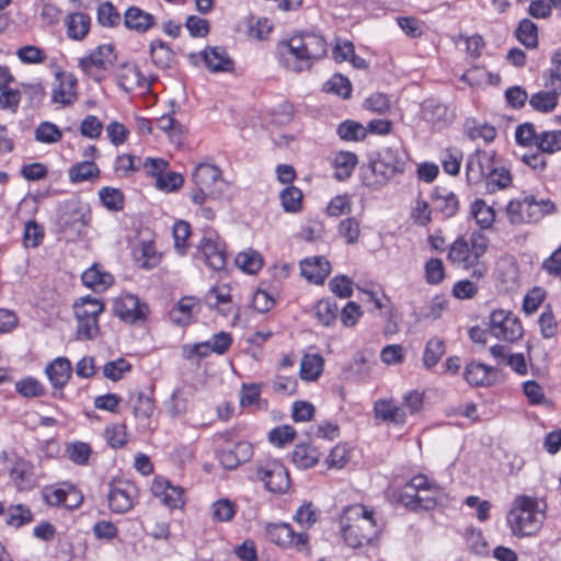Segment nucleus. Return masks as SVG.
I'll use <instances>...</instances> for the list:
<instances>
[{
	"label": "nucleus",
	"instance_id": "obj_1",
	"mask_svg": "<svg viewBox=\"0 0 561 561\" xmlns=\"http://www.w3.org/2000/svg\"><path fill=\"white\" fill-rule=\"evenodd\" d=\"M328 51L325 39L316 33H301L280 42L277 47L282 66L291 72H302L312 68Z\"/></svg>",
	"mask_w": 561,
	"mask_h": 561
},
{
	"label": "nucleus",
	"instance_id": "obj_2",
	"mask_svg": "<svg viewBox=\"0 0 561 561\" xmlns=\"http://www.w3.org/2000/svg\"><path fill=\"white\" fill-rule=\"evenodd\" d=\"M547 504L545 500L517 495L507 513V524L515 537H530L536 535L546 519Z\"/></svg>",
	"mask_w": 561,
	"mask_h": 561
},
{
	"label": "nucleus",
	"instance_id": "obj_3",
	"mask_svg": "<svg viewBox=\"0 0 561 561\" xmlns=\"http://www.w3.org/2000/svg\"><path fill=\"white\" fill-rule=\"evenodd\" d=\"M340 524L343 538L351 548L370 543L379 533L374 512L359 504L347 506L341 515Z\"/></svg>",
	"mask_w": 561,
	"mask_h": 561
},
{
	"label": "nucleus",
	"instance_id": "obj_4",
	"mask_svg": "<svg viewBox=\"0 0 561 561\" xmlns=\"http://www.w3.org/2000/svg\"><path fill=\"white\" fill-rule=\"evenodd\" d=\"M443 495L437 484L431 483L425 476L419 474L402 486L398 494V502L410 511L423 512L435 508Z\"/></svg>",
	"mask_w": 561,
	"mask_h": 561
},
{
	"label": "nucleus",
	"instance_id": "obj_5",
	"mask_svg": "<svg viewBox=\"0 0 561 561\" xmlns=\"http://www.w3.org/2000/svg\"><path fill=\"white\" fill-rule=\"evenodd\" d=\"M489 248V239L481 232H472L469 240L458 238L453 242L448 260L456 265L469 268L479 265V260Z\"/></svg>",
	"mask_w": 561,
	"mask_h": 561
},
{
	"label": "nucleus",
	"instance_id": "obj_6",
	"mask_svg": "<svg viewBox=\"0 0 561 561\" xmlns=\"http://www.w3.org/2000/svg\"><path fill=\"white\" fill-rule=\"evenodd\" d=\"M193 181L197 191L192 193L191 199L197 205H202L208 197H219L225 186L220 169L209 163H199L195 168Z\"/></svg>",
	"mask_w": 561,
	"mask_h": 561
},
{
	"label": "nucleus",
	"instance_id": "obj_7",
	"mask_svg": "<svg viewBox=\"0 0 561 561\" xmlns=\"http://www.w3.org/2000/svg\"><path fill=\"white\" fill-rule=\"evenodd\" d=\"M78 339L93 340L100 331L99 316L104 310L101 300L85 296L73 305Z\"/></svg>",
	"mask_w": 561,
	"mask_h": 561
},
{
	"label": "nucleus",
	"instance_id": "obj_8",
	"mask_svg": "<svg viewBox=\"0 0 561 561\" xmlns=\"http://www.w3.org/2000/svg\"><path fill=\"white\" fill-rule=\"evenodd\" d=\"M489 333L497 340L513 343L523 336L524 330L515 314L500 309L489 317Z\"/></svg>",
	"mask_w": 561,
	"mask_h": 561
},
{
	"label": "nucleus",
	"instance_id": "obj_9",
	"mask_svg": "<svg viewBox=\"0 0 561 561\" xmlns=\"http://www.w3.org/2000/svg\"><path fill=\"white\" fill-rule=\"evenodd\" d=\"M115 60L114 47L111 44H103L96 47L89 56L79 60V67L91 79L96 82L104 80V72Z\"/></svg>",
	"mask_w": 561,
	"mask_h": 561
},
{
	"label": "nucleus",
	"instance_id": "obj_10",
	"mask_svg": "<svg viewBox=\"0 0 561 561\" xmlns=\"http://www.w3.org/2000/svg\"><path fill=\"white\" fill-rule=\"evenodd\" d=\"M138 497V488L129 480H114L107 493L108 507L113 513L124 514L130 511Z\"/></svg>",
	"mask_w": 561,
	"mask_h": 561
},
{
	"label": "nucleus",
	"instance_id": "obj_11",
	"mask_svg": "<svg viewBox=\"0 0 561 561\" xmlns=\"http://www.w3.org/2000/svg\"><path fill=\"white\" fill-rule=\"evenodd\" d=\"M267 538L282 548H295L298 551L308 550L306 533H296L288 523H271L265 527Z\"/></svg>",
	"mask_w": 561,
	"mask_h": 561
},
{
	"label": "nucleus",
	"instance_id": "obj_12",
	"mask_svg": "<svg viewBox=\"0 0 561 561\" xmlns=\"http://www.w3.org/2000/svg\"><path fill=\"white\" fill-rule=\"evenodd\" d=\"M208 266L214 271H221L227 263L226 245L213 230H206L198 243Z\"/></svg>",
	"mask_w": 561,
	"mask_h": 561
},
{
	"label": "nucleus",
	"instance_id": "obj_13",
	"mask_svg": "<svg viewBox=\"0 0 561 561\" xmlns=\"http://www.w3.org/2000/svg\"><path fill=\"white\" fill-rule=\"evenodd\" d=\"M257 474L270 492L284 493L289 489V473L286 467L278 460L274 459L261 466Z\"/></svg>",
	"mask_w": 561,
	"mask_h": 561
},
{
	"label": "nucleus",
	"instance_id": "obj_14",
	"mask_svg": "<svg viewBox=\"0 0 561 561\" xmlns=\"http://www.w3.org/2000/svg\"><path fill=\"white\" fill-rule=\"evenodd\" d=\"M494 167V156L484 150H477L471 153L466 162V178L470 185L486 180Z\"/></svg>",
	"mask_w": 561,
	"mask_h": 561
},
{
	"label": "nucleus",
	"instance_id": "obj_15",
	"mask_svg": "<svg viewBox=\"0 0 561 561\" xmlns=\"http://www.w3.org/2000/svg\"><path fill=\"white\" fill-rule=\"evenodd\" d=\"M392 178L393 175L378 157L371 159L368 163H364L359 168L362 184L371 191L380 190L387 185Z\"/></svg>",
	"mask_w": 561,
	"mask_h": 561
},
{
	"label": "nucleus",
	"instance_id": "obj_16",
	"mask_svg": "<svg viewBox=\"0 0 561 561\" xmlns=\"http://www.w3.org/2000/svg\"><path fill=\"white\" fill-rule=\"evenodd\" d=\"M78 99L77 79L69 72H57L53 84L51 100L60 105H70Z\"/></svg>",
	"mask_w": 561,
	"mask_h": 561
},
{
	"label": "nucleus",
	"instance_id": "obj_17",
	"mask_svg": "<svg viewBox=\"0 0 561 561\" xmlns=\"http://www.w3.org/2000/svg\"><path fill=\"white\" fill-rule=\"evenodd\" d=\"M113 310L123 321L134 323L145 319L147 307L136 296L126 294L115 299Z\"/></svg>",
	"mask_w": 561,
	"mask_h": 561
},
{
	"label": "nucleus",
	"instance_id": "obj_18",
	"mask_svg": "<svg viewBox=\"0 0 561 561\" xmlns=\"http://www.w3.org/2000/svg\"><path fill=\"white\" fill-rule=\"evenodd\" d=\"M205 304L210 309H216L224 317H228L233 311L231 288L222 284L211 287L204 297Z\"/></svg>",
	"mask_w": 561,
	"mask_h": 561
},
{
	"label": "nucleus",
	"instance_id": "obj_19",
	"mask_svg": "<svg viewBox=\"0 0 561 561\" xmlns=\"http://www.w3.org/2000/svg\"><path fill=\"white\" fill-rule=\"evenodd\" d=\"M198 300L193 296L181 298L178 304L170 310V320L180 327H185L194 321L199 313Z\"/></svg>",
	"mask_w": 561,
	"mask_h": 561
},
{
	"label": "nucleus",
	"instance_id": "obj_20",
	"mask_svg": "<svg viewBox=\"0 0 561 561\" xmlns=\"http://www.w3.org/2000/svg\"><path fill=\"white\" fill-rule=\"evenodd\" d=\"M432 208L443 218H450L459 209L458 197L446 187H436L432 193Z\"/></svg>",
	"mask_w": 561,
	"mask_h": 561
},
{
	"label": "nucleus",
	"instance_id": "obj_21",
	"mask_svg": "<svg viewBox=\"0 0 561 561\" xmlns=\"http://www.w3.org/2000/svg\"><path fill=\"white\" fill-rule=\"evenodd\" d=\"M88 210L80 205L72 204L59 216V225L65 231L80 234L88 224Z\"/></svg>",
	"mask_w": 561,
	"mask_h": 561
},
{
	"label": "nucleus",
	"instance_id": "obj_22",
	"mask_svg": "<svg viewBox=\"0 0 561 561\" xmlns=\"http://www.w3.org/2000/svg\"><path fill=\"white\" fill-rule=\"evenodd\" d=\"M201 55L205 66L211 72H230L233 70L234 62L222 47H207Z\"/></svg>",
	"mask_w": 561,
	"mask_h": 561
},
{
	"label": "nucleus",
	"instance_id": "obj_23",
	"mask_svg": "<svg viewBox=\"0 0 561 561\" xmlns=\"http://www.w3.org/2000/svg\"><path fill=\"white\" fill-rule=\"evenodd\" d=\"M330 263L321 256L305 259L300 263L301 275L309 282L322 284L330 274Z\"/></svg>",
	"mask_w": 561,
	"mask_h": 561
},
{
	"label": "nucleus",
	"instance_id": "obj_24",
	"mask_svg": "<svg viewBox=\"0 0 561 561\" xmlns=\"http://www.w3.org/2000/svg\"><path fill=\"white\" fill-rule=\"evenodd\" d=\"M117 84L126 92L134 91L137 88H149L146 78L137 66L133 64H123L116 72Z\"/></svg>",
	"mask_w": 561,
	"mask_h": 561
},
{
	"label": "nucleus",
	"instance_id": "obj_25",
	"mask_svg": "<svg viewBox=\"0 0 561 561\" xmlns=\"http://www.w3.org/2000/svg\"><path fill=\"white\" fill-rule=\"evenodd\" d=\"M152 492L170 508H178L184 504L183 489L173 486L168 480H156L152 485Z\"/></svg>",
	"mask_w": 561,
	"mask_h": 561
},
{
	"label": "nucleus",
	"instance_id": "obj_26",
	"mask_svg": "<svg viewBox=\"0 0 561 561\" xmlns=\"http://www.w3.org/2000/svg\"><path fill=\"white\" fill-rule=\"evenodd\" d=\"M124 25L128 30L144 34L154 25V18L142 9L133 5L124 13Z\"/></svg>",
	"mask_w": 561,
	"mask_h": 561
},
{
	"label": "nucleus",
	"instance_id": "obj_27",
	"mask_svg": "<svg viewBox=\"0 0 561 561\" xmlns=\"http://www.w3.org/2000/svg\"><path fill=\"white\" fill-rule=\"evenodd\" d=\"M375 416L387 423L403 425L407 422V414L393 400H379L374 405Z\"/></svg>",
	"mask_w": 561,
	"mask_h": 561
},
{
	"label": "nucleus",
	"instance_id": "obj_28",
	"mask_svg": "<svg viewBox=\"0 0 561 561\" xmlns=\"http://www.w3.org/2000/svg\"><path fill=\"white\" fill-rule=\"evenodd\" d=\"M423 117L434 126L440 128L453 121V113L448 107L435 100H427L423 104L422 108Z\"/></svg>",
	"mask_w": 561,
	"mask_h": 561
},
{
	"label": "nucleus",
	"instance_id": "obj_29",
	"mask_svg": "<svg viewBox=\"0 0 561 561\" xmlns=\"http://www.w3.org/2000/svg\"><path fill=\"white\" fill-rule=\"evenodd\" d=\"M45 373L54 388H62L71 376V363L66 357H57L46 366Z\"/></svg>",
	"mask_w": 561,
	"mask_h": 561
},
{
	"label": "nucleus",
	"instance_id": "obj_30",
	"mask_svg": "<svg viewBox=\"0 0 561 561\" xmlns=\"http://www.w3.org/2000/svg\"><path fill=\"white\" fill-rule=\"evenodd\" d=\"M82 283L94 291H103L107 289L114 282L113 276L101 270L100 265L94 264L83 272L81 276Z\"/></svg>",
	"mask_w": 561,
	"mask_h": 561
},
{
	"label": "nucleus",
	"instance_id": "obj_31",
	"mask_svg": "<svg viewBox=\"0 0 561 561\" xmlns=\"http://www.w3.org/2000/svg\"><path fill=\"white\" fill-rule=\"evenodd\" d=\"M100 168L90 160L77 162L68 170V176L71 183L93 182L100 176Z\"/></svg>",
	"mask_w": 561,
	"mask_h": 561
},
{
	"label": "nucleus",
	"instance_id": "obj_32",
	"mask_svg": "<svg viewBox=\"0 0 561 561\" xmlns=\"http://www.w3.org/2000/svg\"><path fill=\"white\" fill-rule=\"evenodd\" d=\"M67 35L72 39L84 38L90 30L91 20L89 15L82 12L70 13L65 20Z\"/></svg>",
	"mask_w": 561,
	"mask_h": 561
},
{
	"label": "nucleus",
	"instance_id": "obj_33",
	"mask_svg": "<svg viewBox=\"0 0 561 561\" xmlns=\"http://www.w3.org/2000/svg\"><path fill=\"white\" fill-rule=\"evenodd\" d=\"M134 259L139 267L149 270L158 265L160 255L157 253L153 243L140 242L134 248Z\"/></svg>",
	"mask_w": 561,
	"mask_h": 561
},
{
	"label": "nucleus",
	"instance_id": "obj_34",
	"mask_svg": "<svg viewBox=\"0 0 561 561\" xmlns=\"http://www.w3.org/2000/svg\"><path fill=\"white\" fill-rule=\"evenodd\" d=\"M529 203L527 195L520 199H513L506 207L508 220L513 225L531 224Z\"/></svg>",
	"mask_w": 561,
	"mask_h": 561
},
{
	"label": "nucleus",
	"instance_id": "obj_35",
	"mask_svg": "<svg viewBox=\"0 0 561 561\" xmlns=\"http://www.w3.org/2000/svg\"><path fill=\"white\" fill-rule=\"evenodd\" d=\"M129 402L136 419L148 421L151 417L154 411V403L149 394L138 391L130 396Z\"/></svg>",
	"mask_w": 561,
	"mask_h": 561
},
{
	"label": "nucleus",
	"instance_id": "obj_36",
	"mask_svg": "<svg viewBox=\"0 0 561 561\" xmlns=\"http://www.w3.org/2000/svg\"><path fill=\"white\" fill-rule=\"evenodd\" d=\"M319 450L310 445L299 444L293 451V461L299 469H309L318 463Z\"/></svg>",
	"mask_w": 561,
	"mask_h": 561
},
{
	"label": "nucleus",
	"instance_id": "obj_37",
	"mask_svg": "<svg viewBox=\"0 0 561 561\" xmlns=\"http://www.w3.org/2000/svg\"><path fill=\"white\" fill-rule=\"evenodd\" d=\"M378 158L393 176L404 171L405 160L400 149L392 147L386 148L378 154Z\"/></svg>",
	"mask_w": 561,
	"mask_h": 561
},
{
	"label": "nucleus",
	"instance_id": "obj_38",
	"mask_svg": "<svg viewBox=\"0 0 561 561\" xmlns=\"http://www.w3.org/2000/svg\"><path fill=\"white\" fill-rule=\"evenodd\" d=\"M356 164L357 156L355 153L350 151L336 153L333 160L336 179L342 181L350 178Z\"/></svg>",
	"mask_w": 561,
	"mask_h": 561
},
{
	"label": "nucleus",
	"instance_id": "obj_39",
	"mask_svg": "<svg viewBox=\"0 0 561 561\" xmlns=\"http://www.w3.org/2000/svg\"><path fill=\"white\" fill-rule=\"evenodd\" d=\"M323 370V357L319 354H306L300 363V377L304 380H316Z\"/></svg>",
	"mask_w": 561,
	"mask_h": 561
},
{
	"label": "nucleus",
	"instance_id": "obj_40",
	"mask_svg": "<svg viewBox=\"0 0 561 561\" xmlns=\"http://www.w3.org/2000/svg\"><path fill=\"white\" fill-rule=\"evenodd\" d=\"M337 313L339 307L336 302L330 298L321 299L314 306V316L324 327L332 325L337 319Z\"/></svg>",
	"mask_w": 561,
	"mask_h": 561
},
{
	"label": "nucleus",
	"instance_id": "obj_41",
	"mask_svg": "<svg viewBox=\"0 0 561 561\" xmlns=\"http://www.w3.org/2000/svg\"><path fill=\"white\" fill-rule=\"evenodd\" d=\"M336 133L345 141H360L366 138L367 128L358 122L346 119L337 126Z\"/></svg>",
	"mask_w": 561,
	"mask_h": 561
},
{
	"label": "nucleus",
	"instance_id": "obj_42",
	"mask_svg": "<svg viewBox=\"0 0 561 561\" xmlns=\"http://www.w3.org/2000/svg\"><path fill=\"white\" fill-rule=\"evenodd\" d=\"M491 367L481 363L472 362L465 368L463 377L468 383L474 387L489 385V373Z\"/></svg>",
	"mask_w": 561,
	"mask_h": 561
},
{
	"label": "nucleus",
	"instance_id": "obj_43",
	"mask_svg": "<svg viewBox=\"0 0 561 561\" xmlns=\"http://www.w3.org/2000/svg\"><path fill=\"white\" fill-rule=\"evenodd\" d=\"M150 55L152 62L162 69L169 68L174 59L172 49L160 39L150 44Z\"/></svg>",
	"mask_w": 561,
	"mask_h": 561
},
{
	"label": "nucleus",
	"instance_id": "obj_44",
	"mask_svg": "<svg viewBox=\"0 0 561 561\" xmlns=\"http://www.w3.org/2000/svg\"><path fill=\"white\" fill-rule=\"evenodd\" d=\"M32 520L33 515L30 508L22 504L10 505L7 508L4 522L10 527L19 528L26 524H30Z\"/></svg>",
	"mask_w": 561,
	"mask_h": 561
},
{
	"label": "nucleus",
	"instance_id": "obj_45",
	"mask_svg": "<svg viewBox=\"0 0 561 561\" xmlns=\"http://www.w3.org/2000/svg\"><path fill=\"white\" fill-rule=\"evenodd\" d=\"M470 214L477 224L483 229L490 228L495 220L494 209L483 199H476L473 202Z\"/></svg>",
	"mask_w": 561,
	"mask_h": 561
},
{
	"label": "nucleus",
	"instance_id": "obj_46",
	"mask_svg": "<svg viewBox=\"0 0 561 561\" xmlns=\"http://www.w3.org/2000/svg\"><path fill=\"white\" fill-rule=\"evenodd\" d=\"M533 222L540 221L545 216L556 213V204L549 198L537 199L534 195H527Z\"/></svg>",
	"mask_w": 561,
	"mask_h": 561
},
{
	"label": "nucleus",
	"instance_id": "obj_47",
	"mask_svg": "<svg viewBox=\"0 0 561 561\" xmlns=\"http://www.w3.org/2000/svg\"><path fill=\"white\" fill-rule=\"evenodd\" d=\"M210 511L215 522L228 523L234 517L237 505L229 499H219L211 504Z\"/></svg>",
	"mask_w": 561,
	"mask_h": 561
},
{
	"label": "nucleus",
	"instance_id": "obj_48",
	"mask_svg": "<svg viewBox=\"0 0 561 561\" xmlns=\"http://www.w3.org/2000/svg\"><path fill=\"white\" fill-rule=\"evenodd\" d=\"M445 354V343L443 340L434 336L430 339L426 343L424 354H423V364L426 368L434 367L442 356Z\"/></svg>",
	"mask_w": 561,
	"mask_h": 561
},
{
	"label": "nucleus",
	"instance_id": "obj_49",
	"mask_svg": "<svg viewBox=\"0 0 561 561\" xmlns=\"http://www.w3.org/2000/svg\"><path fill=\"white\" fill-rule=\"evenodd\" d=\"M537 148L545 153L561 151V130H546L539 133Z\"/></svg>",
	"mask_w": 561,
	"mask_h": 561
},
{
	"label": "nucleus",
	"instance_id": "obj_50",
	"mask_svg": "<svg viewBox=\"0 0 561 561\" xmlns=\"http://www.w3.org/2000/svg\"><path fill=\"white\" fill-rule=\"evenodd\" d=\"M559 98L546 90L534 93L529 99L530 106L541 113H550L558 105Z\"/></svg>",
	"mask_w": 561,
	"mask_h": 561
},
{
	"label": "nucleus",
	"instance_id": "obj_51",
	"mask_svg": "<svg viewBox=\"0 0 561 561\" xmlns=\"http://www.w3.org/2000/svg\"><path fill=\"white\" fill-rule=\"evenodd\" d=\"M516 37L527 48H535L538 44L537 25L533 21L524 19L516 30Z\"/></svg>",
	"mask_w": 561,
	"mask_h": 561
},
{
	"label": "nucleus",
	"instance_id": "obj_52",
	"mask_svg": "<svg viewBox=\"0 0 561 561\" xmlns=\"http://www.w3.org/2000/svg\"><path fill=\"white\" fill-rule=\"evenodd\" d=\"M236 264L243 272L255 274L262 267L263 260L256 251L248 250L237 255Z\"/></svg>",
	"mask_w": 561,
	"mask_h": 561
},
{
	"label": "nucleus",
	"instance_id": "obj_53",
	"mask_svg": "<svg viewBox=\"0 0 561 561\" xmlns=\"http://www.w3.org/2000/svg\"><path fill=\"white\" fill-rule=\"evenodd\" d=\"M188 393L184 389H176L173 391L171 398L165 403L170 416L178 417L186 413L188 405Z\"/></svg>",
	"mask_w": 561,
	"mask_h": 561
},
{
	"label": "nucleus",
	"instance_id": "obj_54",
	"mask_svg": "<svg viewBox=\"0 0 561 561\" xmlns=\"http://www.w3.org/2000/svg\"><path fill=\"white\" fill-rule=\"evenodd\" d=\"M231 344H232V337H231L230 333L219 332V333L215 334L211 337V340H209L205 343L196 344L195 350L199 351L201 348H207L214 353L221 355V354H225L229 350Z\"/></svg>",
	"mask_w": 561,
	"mask_h": 561
},
{
	"label": "nucleus",
	"instance_id": "obj_55",
	"mask_svg": "<svg viewBox=\"0 0 561 561\" xmlns=\"http://www.w3.org/2000/svg\"><path fill=\"white\" fill-rule=\"evenodd\" d=\"M485 181L488 191L494 192L496 190L506 188L511 184L512 178L507 169L494 165Z\"/></svg>",
	"mask_w": 561,
	"mask_h": 561
},
{
	"label": "nucleus",
	"instance_id": "obj_56",
	"mask_svg": "<svg viewBox=\"0 0 561 561\" xmlns=\"http://www.w3.org/2000/svg\"><path fill=\"white\" fill-rule=\"evenodd\" d=\"M61 137V130L50 122H43L35 129V139L43 144H56Z\"/></svg>",
	"mask_w": 561,
	"mask_h": 561
},
{
	"label": "nucleus",
	"instance_id": "obj_57",
	"mask_svg": "<svg viewBox=\"0 0 561 561\" xmlns=\"http://www.w3.org/2000/svg\"><path fill=\"white\" fill-rule=\"evenodd\" d=\"M282 206L286 211L296 213L301 208L302 193L295 186H287L279 195Z\"/></svg>",
	"mask_w": 561,
	"mask_h": 561
},
{
	"label": "nucleus",
	"instance_id": "obj_58",
	"mask_svg": "<svg viewBox=\"0 0 561 561\" xmlns=\"http://www.w3.org/2000/svg\"><path fill=\"white\" fill-rule=\"evenodd\" d=\"M98 22L102 26L115 27L121 22V14L111 2L106 1L98 8Z\"/></svg>",
	"mask_w": 561,
	"mask_h": 561
},
{
	"label": "nucleus",
	"instance_id": "obj_59",
	"mask_svg": "<svg viewBox=\"0 0 561 561\" xmlns=\"http://www.w3.org/2000/svg\"><path fill=\"white\" fill-rule=\"evenodd\" d=\"M131 365L125 358L107 362L103 366V375L110 380L118 381L129 373Z\"/></svg>",
	"mask_w": 561,
	"mask_h": 561
},
{
	"label": "nucleus",
	"instance_id": "obj_60",
	"mask_svg": "<svg viewBox=\"0 0 561 561\" xmlns=\"http://www.w3.org/2000/svg\"><path fill=\"white\" fill-rule=\"evenodd\" d=\"M319 518V510L311 503L306 502L296 511L294 519L302 527L310 528Z\"/></svg>",
	"mask_w": 561,
	"mask_h": 561
},
{
	"label": "nucleus",
	"instance_id": "obj_61",
	"mask_svg": "<svg viewBox=\"0 0 561 561\" xmlns=\"http://www.w3.org/2000/svg\"><path fill=\"white\" fill-rule=\"evenodd\" d=\"M66 451L69 459L79 466L87 465L92 453L90 445L83 442L70 443L67 446Z\"/></svg>",
	"mask_w": 561,
	"mask_h": 561
},
{
	"label": "nucleus",
	"instance_id": "obj_62",
	"mask_svg": "<svg viewBox=\"0 0 561 561\" xmlns=\"http://www.w3.org/2000/svg\"><path fill=\"white\" fill-rule=\"evenodd\" d=\"M461 161L462 152L457 148H447L442 154L443 169L450 175L459 173Z\"/></svg>",
	"mask_w": 561,
	"mask_h": 561
},
{
	"label": "nucleus",
	"instance_id": "obj_63",
	"mask_svg": "<svg viewBox=\"0 0 561 561\" xmlns=\"http://www.w3.org/2000/svg\"><path fill=\"white\" fill-rule=\"evenodd\" d=\"M191 236V226L187 221L179 220L173 226L174 248L178 253L184 254L187 250V239Z\"/></svg>",
	"mask_w": 561,
	"mask_h": 561
},
{
	"label": "nucleus",
	"instance_id": "obj_64",
	"mask_svg": "<svg viewBox=\"0 0 561 561\" xmlns=\"http://www.w3.org/2000/svg\"><path fill=\"white\" fill-rule=\"evenodd\" d=\"M324 89L327 92L334 93L343 99H348L352 93V84L350 80L342 75H334L325 83Z\"/></svg>",
	"mask_w": 561,
	"mask_h": 561
}]
</instances>
